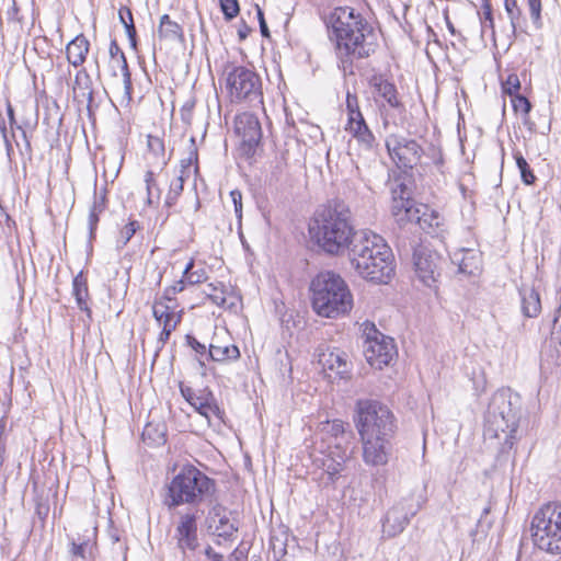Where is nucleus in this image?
I'll return each instance as SVG.
<instances>
[{"label": "nucleus", "instance_id": "nucleus-3", "mask_svg": "<svg viewBox=\"0 0 561 561\" xmlns=\"http://www.w3.org/2000/svg\"><path fill=\"white\" fill-rule=\"evenodd\" d=\"M351 263L365 280H383L394 276V256L386 240L363 231L351 249Z\"/></svg>", "mask_w": 561, "mask_h": 561}, {"label": "nucleus", "instance_id": "nucleus-50", "mask_svg": "<svg viewBox=\"0 0 561 561\" xmlns=\"http://www.w3.org/2000/svg\"><path fill=\"white\" fill-rule=\"evenodd\" d=\"M512 103H513V107L516 112H520L523 114H528L530 112L531 104L528 101V99H526L523 95H519V94L514 95Z\"/></svg>", "mask_w": 561, "mask_h": 561}, {"label": "nucleus", "instance_id": "nucleus-38", "mask_svg": "<svg viewBox=\"0 0 561 561\" xmlns=\"http://www.w3.org/2000/svg\"><path fill=\"white\" fill-rule=\"evenodd\" d=\"M322 432L328 435L329 443H335L340 439H347L344 431V423L341 420H333L331 422H327Z\"/></svg>", "mask_w": 561, "mask_h": 561}, {"label": "nucleus", "instance_id": "nucleus-9", "mask_svg": "<svg viewBox=\"0 0 561 561\" xmlns=\"http://www.w3.org/2000/svg\"><path fill=\"white\" fill-rule=\"evenodd\" d=\"M311 305L317 314L335 318L347 313L353 297L346 283H311Z\"/></svg>", "mask_w": 561, "mask_h": 561}, {"label": "nucleus", "instance_id": "nucleus-19", "mask_svg": "<svg viewBox=\"0 0 561 561\" xmlns=\"http://www.w3.org/2000/svg\"><path fill=\"white\" fill-rule=\"evenodd\" d=\"M318 363L329 378H346L351 371L347 355L340 350H325L318 356Z\"/></svg>", "mask_w": 561, "mask_h": 561}, {"label": "nucleus", "instance_id": "nucleus-59", "mask_svg": "<svg viewBox=\"0 0 561 561\" xmlns=\"http://www.w3.org/2000/svg\"><path fill=\"white\" fill-rule=\"evenodd\" d=\"M194 265V262L191 260L188 263H186L185 265L181 264V263H175L173 265V268H178L179 271H181V273L183 274V276H185L188 271L193 267Z\"/></svg>", "mask_w": 561, "mask_h": 561}, {"label": "nucleus", "instance_id": "nucleus-20", "mask_svg": "<svg viewBox=\"0 0 561 561\" xmlns=\"http://www.w3.org/2000/svg\"><path fill=\"white\" fill-rule=\"evenodd\" d=\"M175 309V305H169L162 300L156 301L152 306L153 318L160 325H162V331L159 336V341L162 344L169 340L171 333L181 322L182 316Z\"/></svg>", "mask_w": 561, "mask_h": 561}, {"label": "nucleus", "instance_id": "nucleus-64", "mask_svg": "<svg viewBox=\"0 0 561 561\" xmlns=\"http://www.w3.org/2000/svg\"><path fill=\"white\" fill-rule=\"evenodd\" d=\"M445 21H446V26H447L448 31L450 32V34L456 35L457 31L447 14H445Z\"/></svg>", "mask_w": 561, "mask_h": 561}, {"label": "nucleus", "instance_id": "nucleus-63", "mask_svg": "<svg viewBox=\"0 0 561 561\" xmlns=\"http://www.w3.org/2000/svg\"><path fill=\"white\" fill-rule=\"evenodd\" d=\"M7 112H8L10 124L13 125L15 123L14 110L9 102L7 103Z\"/></svg>", "mask_w": 561, "mask_h": 561}, {"label": "nucleus", "instance_id": "nucleus-39", "mask_svg": "<svg viewBox=\"0 0 561 561\" xmlns=\"http://www.w3.org/2000/svg\"><path fill=\"white\" fill-rule=\"evenodd\" d=\"M93 543L90 539L83 541L72 540L71 553L77 561H87L92 556Z\"/></svg>", "mask_w": 561, "mask_h": 561}, {"label": "nucleus", "instance_id": "nucleus-16", "mask_svg": "<svg viewBox=\"0 0 561 561\" xmlns=\"http://www.w3.org/2000/svg\"><path fill=\"white\" fill-rule=\"evenodd\" d=\"M363 460L367 466L381 467L388 463L392 454V437H360Z\"/></svg>", "mask_w": 561, "mask_h": 561}, {"label": "nucleus", "instance_id": "nucleus-62", "mask_svg": "<svg viewBox=\"0 0 561 561\" xmlns=\"http://www.w3.org/2000/svg\"><path fill=\"white\" fill-rule=\"evenodd\" d=\"M251 32V28L244 23L239 30L238 35L241 41L245 39Z\"/></svg>", "mask_w": 561, "mask_h": 561}, {"label": "nucleus", "instance_id": "nucleus-41", "mask_svg": "<svg viewBox=\"0 0 561 561\" xmlns=\"http://www.w3.org/2000/svg\"><path fill=\"white\" fill-rule=\"evenodd\" d=\"M514 158L516 160L517 168L520 172L522 181L526 185L534 184L536 181V176H535L533 170L530 169L528 162L526 161V159L519 152H516L514 154Z\"/></svg>", "mask_w": 561, "mask_h": 561}, {"label": "nucleus", "instance_id": "nucleus-25", "mask_svg": "<svg viewBox=\"0 0 561 561\" xmlns=\"http://www.w3.org/2000/svg\"><path fill=\"white\" fill-rule=\"evenodd\" d=\"M522 311L525 317L536 318L541 311L539 289L534 283H523L519 288Z\"/></svg>", "mask_w": 561, "mask_h": 561}, {"label": "nucleus", "instance_id": "nucleus-30", "mask_svg": "<svg viewBox=\"0 0 561 561\" xmlns=\"http://www.w3.org/2000/svg\"><path fill=\"white\" fill-rule=\"evenodd\" d=\"M158 36L164 41L181 42L183 41V28L178 22L171 20L169 14H163L160 18Z\"/></svg>", "mask_w": 561, "mask_h": 561}, {"label": "nucleus", "instance_id": "nucleus-45", "mask_svg": "<svg viewBox=\"0 0 561 561\" xmlns=\"http://www.w3.org/2000/svg\"><path fill=\"white\" fill-rule=\"evenodd\" d=\"M530 19L536 30L541 28V0H527Z\"/></svg>", "mask_w": 561, "mask_h": 561}, {"label": "nucleus", "instance_id": "nucleus-12", "mask_svg": "<svg viewBox=\"0 0 561 561\" xmlns=\"http://www.w3.org/2000/svg\"><path fill=\"white\" fill-rule=\"evenodd\" d=\"M386 148L390 159L399 169L414 168L424 153L422 146L416 140L399 134L387 136Z\"/></svg>", "mask_w": 561, "mask_h": 561}, {"label": "nucleus", "instance_id": "nucleus-58", "mask_svg": "<svg viewBox=\"0 0 561 561\" xmlns=\"http://www.w3.org/2000/svg\"><path fill=\"white\" fill-rule=\"evenodd\" d=\"M314 280H342L341 276L335 274L333 271L320 272Z\"/></svg>", "mask_w": 561, "mask_h": 561}, {"label": "nucleus", "instance_id": "nucleus-34", "mask_svg": "<svg viewBox=\"0 0 561 561\" xmlns=\"http://www.w3.org/2000/svg\"><path fill=\"white\" fill-rule=\"evenodd\" d=\"M142 439L152 446L164 444L165 426L163 424L148 423L142 431Z\"/></svg>", "mask_w": 561, "mask_h": 561}, {"label": "nucleus", "instance_id": "nucleus-55", "mask_svg": "<svg viewBox=\"0 0 561 561\" xmlns=\"http://www.w3.org/2000/svg\"><path fill=\"white\" fill-rule=\"evenodd\" d=\"M99 217H100V213H94L93 210L90 209L89 217H88V227H89L90 238L94 237V232H95V229L99 224Z\"/></svg>", "mask_w": 561, "mask_h": 561}, {"label": "nucleus", "instance_id": "nucleus-48", "mask_svg": "<svg viewBox=\"0 0 561 561\" xmlns=\"http://www.w3.org/2000/svg\"><path fill=\"white\" fill-rule=\"evenodd\" d=\"M147 146L151 153L156 157H163L164 154V144L163 140L157 136H148Z\"/></svg>", "mask_w": 561, "mask_h": 561}, {"label": "nucleus", "instance_id": "nucleus-5", "mask_svg": "<svg viewBox=\"0 0 561 561\" xmlns=\"http://www.w3.org/2000/svg\"><path fill=\"white\" fill-rule=\"evenodd\" d=\"M407 194V186L399 183L392 188L391 213L399 225L415 222L428 234L439 236L443 231V218L428 205L417 204Z\"/></svg>", "mask_w": 561, "mask_h": 561}, {"label": "nucleus", "instance_id": "nucleus-27", "mask_svg": "<svg viewBox=\"0 0 561 561\" xmlns=\"http://www.w3.org/2000/svg\"><path fill=\"white\" fill-rule=\"evenodd\" d=\"M108 53H110L112 62L115 64L116 67L119 68L121 72H122L125 94L128 96V99H130L131 77H130V72L128 69V64H127L125 54L123 53V50L121 49L119 45L117 44V42L115 39L111 42Z\"/></svg>", "mask_w": 561, "mask_h": 561}, {"label": "nucleus", "instance_id": "nucleus-29", "mask_svg": "<svg viewBox=\"0 0 561 561\" xmlns=\"http://www.w3.org/2000/svg\"><path fill=\"white\" fill-rule=\"evenodd\" d=\"M458 274L462 277L476 278L481 275V256L472 251H462L458 262Z\"/></svg>", "mask_w": 561, "mask_h": 561}, {"label": "nucleus", "instance_id": "nucleus-11", "mask_svg": "<svg viewBox=\"0 0 561 561\" xmlns=\"http://www.w3.org/2000/svg\"><path fill=\"white\" fill-rule=\"evenodd\" d=\"M368 327L369 332L366 333L364 355L371 367L382 369L397 356V347L393 339L377 331L374 323H367L366 330Z\"/></svg>", "mask_w": 561, "mask_h": 561}, {"label": "nucleus", "instance_id": "nucleus-14", "mask_svg": "<svg viewBox=\"0 0 561 561\" xmlns=\"http://www.w3.org/2000/svg\"><path fill=\"white\" fill-rule=\"evenodd\" d=\"M236 133L241 138V150L248 157H252L262 138V127L256 115L241 113L234 121Z\"/></svg>", "mask_w": 561, "mask_h": 561}, {"label": "nucleus", "instance_id": "nucleus-28", "mask_svg": "<svg viewBox=\"0 0 561 561\" xmlns=\"http://www.w3.org/2000/svg\"><path fill=\"white\" fill-rule=\"evenodd\" d=\"M208 356L215 362H231L240 357V351L234 344L219 342L216 335L209 345Z\"/></svg>", "mask_w": 561, "mask_h": 561}, {"label": "nucleus", "instance_id": "nucleus-4", "mask_svg": "<svg viewBox=\"0 0 561 561\" xmlns=\"http://www.w3.org/2000/svg\"><path fill=\"white\" fill-rule=\"evenodd\" d=\"M518 427V412L513 407L508 389L495 391L489 403L484 436L499 439L504 447H512Z\"/></svg>", "mask_w": 561, "mask_h": 561}, {"label": "nucleus", "instance_id": "nucleus-46", "mask_svg": "<svg viewBox=\"0 0 561 561\" xmlns=\"http://www.w3.org/2000/svg\"><path fill=\"white\" fill-rule=\"evenodd\" d=\"M346 111H347V119L359 118L363 116V114L359 110V106H358V99H357L356 94L347 92V94H346Z\"/></svg>", "mask_w": 561, "mask_h": 561}, {"label": "nucleus", "instance_id": "nucleus-43", "mask_svg": "<svg viewBox=\"0 0 561 561\" xmlns=\"http://www.w3.org/2000/svg\"><path fill=\"white\" fill-rule=\"evenodd\" d=\"M504 8L510 18L513 28L516 30L517 25L519 24L520 16H522V11L517 4V1L516 0H505Z\"/></svg>", "mask_w": 561, "mask_h": 561}, {"label": "nucleus", "instance_id": "nucleus-23", "mask_svg": "<svg viewBox=\"0 0 561 561\" xmlns=\"http://www.w3.org/2000/svg\"><path fill=\"white\" fill-rule=\"evenodd\" d=\"M197 160V152L193 149L187 159L181 160V169L179 175L171 181L169 192L165 196V205L173 206L181 193L183 192L185 179L190 176L191 167L193 161Z\"/></svg>", "mask_w": 561, "mask_h": 561}, {"label": "nucleus", "instance_id": "nucleus-31", "mask_svg": "<svg viewBox=\"0 0 561 561\" xmlns=\"http://www.w3.org/2000/svg\"><path fill=\"white\" fill-rule=\"evenodd\" d=\"M314 461L323 469L332 482L341 476L346 463L345 455L343 454L337 458H329L321 455V457H316Z\"/></svg>", "mask_w": 561, "mask_h": 561}, {"label": "nucleus", "instance_id": "nucleus-33", "mask_svg": "<svg viewBox=\"0 0 561 561\" xmlns=\"http://www.w3.org/2000/svg\"><path fill=\"white\" fill-rule=\"evenodd\" d=\"M375 88L379 96L386 100V102L393 108L401 105L396 85L382 78H375Z\"/></svg>", "mask_w": 561, "mask_h": 561}, {"label": "nucleus", "instance_id": "nucleus-57", "mask_svg": "<svg viewBox=\"0 0 561 561\" xmlns=\"http://www.w3.org/2000/svg\"><path fill=\"white\" fill-rule=\"evenodd\" d=\"M187 344L197 353L201 355L206 354V346L202 343H199L195 337L187 335L186 336Z\"/></svg>", "mask_w": 561, "mask_h": 561}, {"label": "nucleus", "instance_id": "nucleus-44", "mask_svg": "<svg viewBox=\"0 0 561 561\" xmlns=\"http://www.w3.org/2000/svg\"><path fill=\"white\" fill-rule=\"evenodd\" d=\"M219 4L221 12L227 21H231L240 12L238 0H219Z\"/></svg>", "mask_w": 561, "mask_h": 561}, {"label": "nucleus", "instance_id": "nucleus-1", "mask_svg": "<svg viewBox=\"0 0 561 561\" xmlns=\"http://www.w3.org/2000/svg\"><path fill=\"white\" fill-rule=\"evenodd\" d=\"M330 41L343 65L368 58L378 46L377 33L362 13L352 7L334 8L324 18Z\"/></svg>", "mask_w": 561, "mask_h": 561}, {"label": "nucleus", "instance_id": "nucleus-15", "mask_svg": "<svg viewBox=\"0 0 561 561\" xmlns=\"http://www.w3.org/2000/svg\"><path fill=\"white\" fill-rule=\"evenodd\" d=\"M180 391L182 397L204 416L207 423L210 425L214 420L221 421L222 415L219 407L216 403L215 397L211 391L207 389L194 390L191 387H186L183 383L180 385Z\"/></svg>", "mask_w": 561, "mask_h": 561}, {"label": "nucleus", "instance_id": "nucleus-24", "mask_svg": "<svg viewBox=\"0 0 561 561\" xmlns=\"http://www.w3.org/2000/svg\"><path fill=\"white\" fill-rule=\"evenodd\" d=\"M207 523L208 528L219 537H230L237 530L228 517L227 510L220 504L211 507Z\"/></svg>", "mask_w": 561, "mask_h": 561}, {"label": "nucleus", "instance_id": "nucleus-53", "mask_svg": "<svg viewBox=\"0 0 561 561\" xmlns=\"http://www.w3.org/2000/svg\"><path fill=\"white\" fill-rule=\"evenodd\" d=\"M230 197L234 206V214L240 220L242 217V194L239 190H233L230 192Z\"/></svg>", "mask_w": 561, "mask_h": 561}, {"label": "nucleus", "instance_id": "nucleus-21", "mask_svg": "<svg viewBox=\"0 0 561 561\" xmlns=\"http://www.w3.org/2000/svg\"><path fill=\"white\" fill-rule=\"evenodd\" d=\"M345 131H347L358 144V146L375 157V150L377 148V141L369 129L364 116L359 118L347 119L345 125Z\"/></svg>", "mask_w": 561, "mask_h": 561}, {"label": "nucleus", "instance_id": "nucleus-54", "mask_svg": "<svg viewBox=\"0 0 561 561\" xmlns=\"http://www.w3.org/2000/svg\"><path fill=\"white\" fill-rule=\"evenodd\" d=\"M179 287L178 286H171V287H168L164 291V295L163 297L160 299L162 301H164L165 304H169V305H175V301L173 299V296L176 294V293H180L184 289V286H183V283H179Z\"/></svg>", "mask_w": 561, "mask_h": 561}, {"label": "nucleus", "instance_id": "nucleus-40", "mask_svg": "<svg viewBox=\"0 0 561 561\" xmlns=\"http://www.w3.org/2000/svg\"><path fill=\"white\" fill-rule=\"evenodd\" d=\"M145 182L147 187V202L149 205H153L160 201L161 191L154 180L152 171H147L145 175Z\"/></svg>", "mask_w": 561, "mask_h": 561}, {"label": "nucleus", "instance_id": "nucleus-6", "mask_svg": "<svg viewBox=\"0 0 561 561\" xmlns=\"http://www.w3.org/2000/svg\"><path fill=\"white\" fill-rule=\"evenodd\" d=\"M214 488V481L197 468L184 467L168 486L167 504L169 507L198 504L213 493Z\"/></svg>", "mask_w": 561, "mask_h": 561}, {"label": "nucleus", "instance_id": "nucleus-26", "mask_svg": "<svg viewBox=\"0 0 561 561\" xmlns=\"http://www.w3.org/2000/svg\"><path fill=\"white\" fill-rule=\"evenodd\" d=\"M90 43L83 34L77 35L66 47L67 60L73 67L81 66L89 53Z\"/></svg>", "mask_w": 561, "mask_h": 561}, {"label": "nucleus", "instance_id": "nucleus-49", "mask_svg": "<svg viewBox=\"0 0 561 561\" xmlns=\"http://www.w3.org/2000/svg\"><path fill=\"white\" fill-rule=\"evenodd\" d=\"M520 89V82L516 75H510L507 79L503 82V90L505 93L514 96L518 93Z\"/></svg>", "mask_w": 561, "mask_h": 561}, {"label": "nucleus", "instance_id": "nucleus-37", "mask_svg": "<svg viewBox=\"0 0 561 561\" xmlns=\"http://www.w3.org/2000/svg\"><path fill=\"white\" fill-rule=\"evenodd\" d=\"M321 455L329 457V458H337L339 456L345 455V461L350 460L351 458V450L348 448V442L347 439H340L335 443H328L325 450H320Z\"/></svg>", "mask_w": 561, "mask_h": 561}, {"label": "nucleus", "instance_id": "nucleus-52", "mask_svg": "<svg viewBox=\"0 0 561 561\" xmlns=\"http://www.w3.org/2000/svg\"><path fill=\"white\" fill-rule=\"evenodd\" d=\"M194 106L195 102L193 100H188L182 105L180 115L183 123L187 125L192 123Z\"/></svg>", "mask_w": 561, "mask_h": 561}, {"label": "nucleus", "instance_id": "nucleus-10", "mask_svg": "<svg viewBox=\"0 0 561 561\" xmlns=\"http://www.w3.org/2000/svg\"><path fill=\"white\" fill-rule=\"evenodd\" d=\"M225 82L232 102L262 103V82L254 70L244 66H228L225 69Z\"/></svg>", "mask_w": 561, "mask_h": 561}, {"label": "nucleus", "instance_id": "nucleus-13", "mask_svg": "<svg viewBox=\"0 0 561 561\" xmlns=\"http://www.w3.org/2000/svg\"><path fill=\"white\" fill-rule=\"evenodd\" d=\"M420 510V505H413L412 499H402L397 502L386 514L382 523V533L392 538L401 534Z\"/></svg>", "mask_w": 561, "mask_h": 561}, {"label": "nucleus", "instance_id": "nucleus-56", "mask_svg": "<svg viewBox=\"0 0 561 561\" xmlns=\"http://www.w3.org/2000/svg\"><path fill=\"white\" fill-rule=\"evenodd\" d=\"M257 20L260 23V30L263 37H270V31L264 19V13L259 5H256Z\"/></svg>", "mask_w": 561, "mask_h": 561}, {"label": "nucleus", "instance_id": "nucleus-47", "mask_svg": "<svg viewBox=\"0 0 561 561\" xmlns=\"http://www.w3.org/2000/svg\"><path fill=\"white\" fill-rule=\"evenodd\" d=\"M136 230H137L136 221H130L127 225H125L119 232V237L117 240L118 245L119 247L126 245L129 242V240L134 237Z\"/></svg>", "mask_w": 561, "mask_h": 561}, {"label": "nucleus", "instance_id": "nucleus-61", "mask_svg": "<svg viewBox=\"0 0 561 561\" xmlns=\"http://www.w3.org/2000/svg\"><path fill=\"white\" fill-rule=\"evenodd\" d=\"M355 171H356V176H358L362 181L366 182V185L368 186V184L370 183L371 180L369 176H366L363 173L358 163L355 164Z\"/></svg>", "mask_w": 561, "mask_h": 561}, {"label": "nucleus", "instance_id": "nucleus-35", "mask_svg": "<svg viewBox=\"0 0 561 561\" xmlns=\"http://www.w3.org/2000/svg\"><path fill=\"white\" fill-rule=\"evenodd\" d=\"M468 376L472 381L473 391L477 396L483 393L486 389V375L483 367L479 364H474L471 366L468 371Z\"/></svg>", "mask_w": 561, "mask_h": 561}, {"label": "nucleus", "instance_id": "nucleus-42", "mask_svg": "<svg viewBox=\"0 0 561 561\" xmlns=\"http://www.w3.org/2000/svg\"><path fill=\"white\" fill-rule=\"evenodd\" d=\"M73 294L81 310H84L90 316V309L87 302L88 299V287L87 283H73Z\"/></svg>", "mask_w": 561, "mask_h": 561}, {"label": "nucleus", "instance_id": "nucleus-2", "mask_svg": "<svg viewBox=\"0 0 561 561\" xmlns=\"http://www.w3.org/2000/svg\"><path fill=\"white\" fill-rule=\"evenodd\" d=\"M309 234L329 254L346 250L355 234L350 206L342 199H331L319 207L309 224Z\"/></svg>", "mask_w": 561, "mask_h": 561}, {"label": "nucleus", "instance_id": "nucleus-17", "mask_svg": "<svg viewBox=\"0 0 561 561\" xmlns=\"http://www.w3.org/2000/svg\"><path fill=\"white\" fill-rule=\"evenodd\" d=\"M442 263V257L424 245L417 247L413 252V266L420 280H436L440 277Z\"/></svg>", "mask_w": 561, "mask_h": 561}, {"label": "nucleus", "instance_id": "nucleus-51", "mask_svg": "<svg viewBox=\"0 0 561 561\" xmlns=\"http://www.w3.org/2000/svg\"><path fill=\"white\" fill-rule=\"evenodd\" d=\"M106 208V191L103 190L100 194H98V192L95 191L94 192V201H93V204L91 206V210H93L94 213H100L102 214Z\"/></svg>", "mask_w": 561, "mask_h": 561}, {"label": "nucleus", "instance_id": "nucleus-32", "mask_svg": "<svg viewBox=\"0 0 561 561\" xmlns=\"http://www.w3.org/2000/svg\"><path fill=\"white\" fill-rule=\"evenodd\" d=\"M73 93L76 98L87 99L89 104L92 102V81L85 69H81L77 72L73 84Z\"/></svg>", "mask_w": 561, "mask_h": 561}, {"label": "nucleus", "instance_id": "nucleus-7", "mask_svg": "<svg viewBox=\"0 0 561 561\" xmlns=\"http://www.w3.org/2000/svg\"><path fill=\"white\" fill-rule=\"evenodd\" d=\"M359 437H392L394 416L390 409L376 400L362 399L355 404L354 419Z\"/></svg>", "mask_w": 561, "mask_h": 561}, {"label": "nucleus", "instance_id": "nucleus-60", "mask_svg": "<svg viewBox=\"0 0 561 561\" xmlns=\"http://www.w3.org/2000/svg\"><path fill=\"white\" fill-rule=\"evenodd\" d=\"M205 554L211 561H222V556L214 551L210 547L205 550Z\"/></svg>", "mask_w": 561, "mask_h": 561}, {"label": "nucleus", "instance_id": "nucleus-18", "mask_svg": "<svg viewBox=\"0 0 561 561\" xmlns=\"http://www.w3.org/2000/svg\"><path fill=\"white\" fill-rule=\"evenodd\" d=\"M174 539L183 553L198 547L197 516L193 512L181 514L176 523Z\"/></svg>", "mask_w": 561, "mask_h": 561}, {"label": "nucleus", "instance_id": "nucleus-36", "mask_svg": "<svg viewBox=\"0 0 561 561\" xmlns=\"http://www.w3.org/2000/svg\"><path fill=\"white\" fill-rule=\"evenodd\" d=\"M118 16H119V21L121 23L125 26V30H126V34L129 38V42H130V46L133 48H136V27H135V24H134V19H133V14H131V11L127 8V7H123L119 9L118 11Z\"/></svg>", "mask_w": 561, "mask_h": 561}, {"label": "nucleus", "instance_id": "nucleus-22", "mask_svg": "<svg viewBox=\"0 0 561 561\" xmlns=\"http://www.w3.org/2000/svg\"><path fill=\"white\" fill-rule=\"evenodd\" d=\"M205 293L214 304L225 308H234L240 302V297L236 293L232 283H216V285L209 283Z\"/></svg>", "mask_w": 561, "mask_h": 561}, {"label": "nucleus", "instance_id": "nucleus-8", "mask_svg": "<svg viewBox=\"0 0 561 561\" xmlns=\"http://www.w3.org/2000/svg\"><path fill=\"white\" fill-rule=\"evenodd\" d=\"M530 531L538 549L561 554V503L539 508L533 516Z\"/></svg>", "mask_w": 561, "mask_h": 561}]
</instances>
